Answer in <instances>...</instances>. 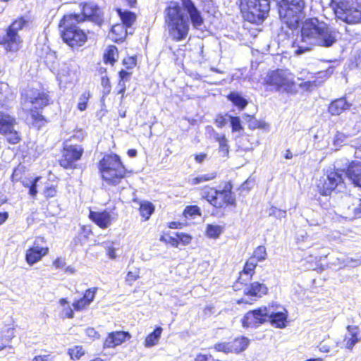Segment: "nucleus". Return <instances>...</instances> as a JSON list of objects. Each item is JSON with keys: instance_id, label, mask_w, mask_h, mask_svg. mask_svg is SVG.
I'll return each mask as SVG.
<instances>
[{"instance_id": "53", "label": "nucleus", "mask_w": 361, "mask_h": 361, "mask_svg": "<svg viewBox=\"0 0 361 361\" xmlns=\"http://www.w3.org/2000/svg\"><path fill=\"white\" fill-rule=\"evenodd\" d=\"M32 361H54V357L51 355H37Z\"/></svg>"}, {"instance_id": "58", "label": "nucleus", "mask_w": 361, "mask_h": 361, "mask_svg": "<svg viewBox=\"0 0 361 361\" xmlns=\"http://www.w3.org/2000/svg\"><path fill=\"white\" fill-rule=\"evenodd\" d=\"M118 86L119 87V90H118V94H121L122 96H121V99L123 98L124 97V92L126 91V84H125V82L123 81H119L118 84Z\"/></svg>"}, {"instance_id": "11", "label": "nucleus", "mask_w": 361, "mask_h": 361, "mask_svg": "<svg viewBox=\"0 0 361 361\" xmlns=\"http://www.w3.org/2000/svg\"><path fill=\"white\" fill-rule=\"evenodd\" d=\"M269 309L265 306L260 307L247 312L242 319V326L246 329H256L268 322Z\"/></svg>"}, {"instance_id": "31", "label": "nucleus", "mask_w": 361, "mask_h": 361, "mask_svg": "<svg viewBox=\"0 0 361 361\" xmlns=\"http://www.w3.org/2000/svg\"><path fill=\"white\" fill-rule=\"evenodd\" d=\"M296 239L300 249L304 250L312 245L311 238L305 231L298 233Z\"/></svg>"}, {"instance_id": "56", "label": "nucleus", "mask_w": 361, "mask_h": 361, "mask_svg": "<svg viewBox=\"0 0 361 361\" xmlns=\"http://www.w3.org/2000/svg\"><path fill=\"white\" fill-rule=\"evenodd\" d=\"M355 217H359L361 215V198L357 200V206L353 208Z\"/></svg>"}, {"instance_id": "49", "label": "nucleus", "mask_w": 361, "mask_h": 361, "mask_svg": "<svg viewBox=\"0 0 361 361\" xmlns=\"http://www.w3.org/2000/svg\"><path fill=\"white\" fill-rule=\"evenodd\" d=\"M89 305V303H87L82 298L73 303V307L76 311H81L87 307Z\"/></svg>"}, {"instance_id": "45", "label": "nucleus", "mask_w": 361, "mask_h": 361, "mask_svg": "<svg viewBox=\"0 0 361 361\" xmlns=\"http://www.w3.org/2000/svg\"><path fill=\"white\" fill-rule=\"evenodd\" d=\"M268 214L269 216H274L276 219H281L285 218L286 216V211L279 209L275 207H271L268 210Z\"/></svg>"}, {"instance_id": "48", "label": "nucleus", "mask_w": 361, "mask_h": 361, "mask_svg": "<svg viewBox=\"0 0 361 361\" xmlns=\"http://www.w3.org/2000/svg\"><path fill=\"white\" fill-rule=\"evenodd\" d=\"M97 290V288H89L85 291L82 298L87 303H89V305H90V303L94 300Z\"/></svg>"}, {"instance_id": "7", "label": "nucleus", "mask_w": 361, "mask_h": 361, "mask_svg": "<svg viewBox=\"0 0 361 361\" xmlns=\"http://www.w3.org/2000/svg\"><path fill=\"white\" fill-rule=\"evenodd\" d=\"M348 159L346 158L337 159L335 161L334 169L326 171V178L320 188L321 193L323 195H329L335 190L341 191L344 188L343 172L345 168L343 165H348Z\"/></svg>"}, {"instance_id": "32", "label": "nucleus", "mask_w": 361, "mask_h": 361, "mask_svg": "<svg viewBox=\"0 0 361 361\" xmlns=\"http://www.w3.org/2000/svg\"><path fill=\"white\" fill-rule=\"evenodd\" d=\"M118 56V49L116 46H109L104 54V61L105 63L113 65L116 61Z\"/></svg>"}, {"instance_id": "57", "label": "nucleus", "mask_w": 361, "mask_h": 361, "mask_svg": "<svg viewBox=\"0 0 361 361\" xmlns=\"http://www.w3.org/2000/svg\"><path fill=\"white\" fill-rule=\"evenodd\" d=\"M86 335L89 337L96 338L99 337L98 333L93 328H87L85 330Z\"/></svg>"}, {"instance_id": "25", "label": "nucleus", "mask_w": 361, "mask_h": 361, "mask_svg": "<svg viewBox=\"0 0 361 361\" xmlns=\"http://www.w3.org/2000/svg\"><path fill=\"white\" fill-rule=\"evenodd\" d=\"M333 73V68H328L326 72H318L317 73H307L308 75H310V77H308V79H312L309 80L307 82H304V86L307 87V89H310L312 87H316L319 85L322 82L318 81L317 79L322 78V76H326V75H331Z\"/></svg>"}, {"instance_id": "24", "label": "nucleus", "mask_w": 361, "mask_h": 361, "mask_svg": "<svg viewBox=\"0 0 361 361\" xmlns=\"http://www.w3.org/2000/svg\"><path fill=\"white\" fill-rule=\"evenodd\" d=\"M1 135H4L6 142L11 145H17L22 140L21 133L16 129V126L10 127Z\"/></svg>"}, {"instance_id": "42", "label": "nucleus", "mask_w": 361, "mask_h": 361, "mask_svg": "<svg viewBox=\"0 0 361 361\" xmlns=\"http://www.w3.org/2000/svg\"><path fill=\"white\" fill-rule=\"evenodd\" d=\"M257 264V262H255L253 258L250 257L245 264L243 273L244 274L252 276L255 273Z\"/></svg>"}, {"instance_id": "23", "label": "nucleus", "mask_w": 361, "mask_h": 361, "mask_svg": "<svg viewBox=\"0 0 361 361\" xmlns=\"http://www.w3.org/2000/svg\"><path fill=\"white\" fill-rule=\"evenodd\" d=\"M16 118L8 113L0 110V134L13 126H17Z\"/></svg>"}, {"instance_id": "33", "label": "nucleus", "mask_w": 361, "mask_h": 361, "mask_svg": "<svg viewBox=\"0 0 361 361\" xmlns=\"http://www.w3.org/2000/svg\"><path fill=\"white\" fill-rule=\"evenodd\" d=\"M128 27H126L123 24H116L112 27L111 32L117 35V37L115 39L116 41L122 40L126 38L128 33L132 34V32H128Z\"/></svg>"}, {"instance_id": "47", "label": "nucleus", "mask_w": 361, "mask_h": 361, "mask_svg": "<svg viewBox=\"0 0 361 361\" xmlns=\"http://www.w3.org/2000/svg\"><path fill=\"white\" fill-rule=\"evenodd\" d=\"M216 351L224 352L225 353H233L231 343H219L214 345Z\"/></svg>"}, {"instance_id": "10", "label": "nucleus", "mask_w": 361, "mask_h": 361, "mask_svg": "<svg viewBox=\"0 0 361 361\" xmlns=\"http://www.w3.org/2000/svg\"><path fill=\"white\" fill-rule=\"evenodd\" d=\"M336 16L348 24L361 23V11L348 0L340 1L335 9Z\"/></svg>"}, {"instance_id": "59", "label": "nucleus", "mask_w": 361, "mask_h": 361, "mask_svg": "<svg viewBox=\"0 0 361 361\" xmlns=\"http://www.w3.org/2000/svg\"><path fill=\"white\" fill-rule=\"evenodd\" d=\"M54 265L56 268H63L66 265V262L64 260L61 259L60 258H57L54 260Z\"/></svg>"}, {"instance_id": "62", "label": "nucleus", "mask_w": 361, "mask_h": 361, "mask_svg": "<svg viewBox=\"0 0 361 361\" xmlns=\"http://www.w3.org/2000/svg\"><path fill=\"white\" fill-rule=\"evenodd\" d=\"M107 255L111 259H115L116 257V250L113 247H109L107 248Z\"/></svg>"}, {"instance_id": "34", "label": "nucleus", "mask_w": 361, "mask_h": 361, "mask_svg": "<svg viewBox=\"0 0 361 361\" xmlns=\"http://www.w3.org/2000/svg\"><path fill=\"white\" fill-rule=\"evenodd\" d=\"M216 177V172H212L206 174L197 176V177L190 180L191 185H197L204 182L209 181Z\"/></svg>"}, {"instance_id": "12", "label": "nucleus", "mask_w": 361, "mask_h": 361, "mask_svg": "<svg viewBox=\"0 0 361 361\" xmlns=\"http://www.w3.org/2000/svg\"><path fill=\"white\" fill-rule=\"evenodd\" d=\"M22 102L31 104L35 109H42L49 104L47 93L37 89L25 90L21 94Z\"/></svg>"}, {"instance_id": "2", "label": "nucleus", "mask_w": 361, "mask_h": 361, "mask_svg": "<svg viewBox=\"0 0 361 361\" xmlns=\"http://www.w3.org/2000/svg\"><path fill=\"white\" fill-rule=\"evenodd\" d=\"M182 5L183 9L177 3H171L164 11L169 35L176 42L185 39L188 35L190 25L184 11L188 14L194 28L200 29L203 24L201 13L191 0H182Z\"/></svg>"}, {"instance_id": "63", "label": "nucleus", "mask_w": 361, "mask_h": 361, "mask_svg": "<svg viewBox=\"0 0 361 361\" xmlns=\"http://www.w3.org/2000/svg\"><path fill=\"white\" fill-rule=\"evenodd\" d=\"M137 275L132 271L127 274L126 280L128 281H135L137 279Z\"/></svg>"}, {"instance_id": "1", "label": "nucleus", "mask_w": 361, "mask_h": 361, "mask_svg": "<svg viewBox=\"0 0 361 361\" xmlns=\"http://www.w3.org/2000/svg\"><path fill=\"white\" fill-rule=\"evenodd\" d=\"M338 31L317 18H307L302 23L300 36L293 47L295 55L310 51L314 46L329 48L337 41Z\"/></svg>"}, {"instance_id": "35", "label": "nucleus", "mask_w": 361, "mask_h": 361, "mask_svg": "<svg viewBox=\"0 0 361 361\" xmlns=\"http://www.w3.org/2000/svg\"><path fill=\"white\" fill-rule=\"evenodd\" d=\"M223 232V227L219 225L208 224L206 228V234L209 238H217Z\"/></svg>"}, {"instance_id": "18", "label": "nucleus", "mask_w": 361, "mask_h": 361, "mask_svg": "<svg viewBox=\"0 0 361 361\" xmlns=\"http://www.w3.org/2000/svg\"><path fill=\"white\" fill-rule=\"evenodd\" d=\"M89 217L101 228H106L111 224V216L106 211L101 212L90 211Z\"/></svg>"}, {"instance_id": "6", "label": "nucleus", "mask_w": 361, "mask_h": 361, "mask_svg": "<svg viewBox=\"0 0 361 361\" xmlns=\"http://www.w3.org/2000/svg\"><path fill=\"white\" fill-rule=\"evenodd\" d=\"M304 8L303 0H281L279 2V13L281 22L290 29L296 28Z\"/></svg>"}, {"instance_id": "64", "label": "nucleus", "mask_w": 361, "mask_h": 361, "mask_svg": "<svg viewBox=\"0 0 361 361\" xmlns=\"http://www.w3.org/2000/svg\"><path fill=\"white\" fill-rule=\"evenodd\" d=\"M207 155L206 154H197L195 157L196 161H197L198 163H202V161H204V160L205 159Z\"/></svg>"}, {"instance_id": "19", "label": "nucleus", "mask_w": 361, "mask_h": 361, "mask_svg": "<svg viewBox=\"0 0 361 361\" xmlns=\"http://www.w3.org/2000/svg\"><path fill=\"white\" fill-rule=\"evenodd\" d=\"M269 314V320L273 325H274L277 328H284L286 326V323L287 320V311L282 308V311H278L274 312L271 311L270 307Z\"/></svg>"}, {"instance_id": "54", "label": "nucleus", "mask_w": 361, "mask_h": 361, "mask_svg": "<svg viewBox=\"0 0 361 361\" xmlns=\"http://www.w3.org/2000/svg\"><path fill=\"white\" fill-rule=\"evenodd\" d=\"M247 117L249 118V128L250 129L260 128L259 123L255 118L250 117V116H247Z\"/></svg>"}, {"instance_id": "41", "label": "nucleus", "mask_w": 361, "mask_h": 361, "mask_svg": "<svg viewBox=\"0 0 361 361\" xmlns=\"http://www.w3.org/2000/svg\"><path fill=\"white\" fill-rule=\"evenodd\" d=\"M68 354L72 360H79L85 354L82 346L75 345L68 349Z\"/></svg>"}, {"instance_id": "43", "label": "nucleus", "mask_w": 361, "mask_h": 361, "mask_svg": "<svg viewBox=\"0 0 361 361\" xmlns=\"http://www.w3.org/2000/svg\"><path fill=\"white\" fill-rule=\"evenodd\" d=\"M90 97L91 94L89 91H85L80 95L78 104V109L80 111H82L86 109L87 102L90 99Z\"/></svg>"}, {"instance_id": "28", "label": "nucleus", "mask_w": 361, "mask_h": 361, "mask_svg": "<svg viewBox=\"0 0 361 361\" xmlns=\"http://www.w3.org/2000/svg\"><path fill=\"white\" fill-rule=\"evenodd\" d=\"M250 343L247 337H240L235 338L231 343L233 353H238L244 351Z\"/></svg>"}, {"instance_id": "61", "label": "nucleus", "mask_w": 361, "mask_h": 361, "mask_svg": "<svg viewBox=\"0 0 361 361\" xmlns=\"http://www.w3.org/2000/svg\"><path fill=\"white\" fill-rule=\"evenodd\" d=\"M319 348L322 353H329L330 351V347L324 342L320 343Z\"/></svg>"}, {"instance_id": "40", "label": "nucleus", "mask_w": 361, "mask_h": 361, "mask_svg": "<svg viewBox=\"0 0 361 361\" xmlns=\"http://www.w3.org/2000/svg\"><path fill=\"white\" fill-rule=\"evenodd\" d=\"M183 214L186 218H193L195 216H200V209L196 205L187 206L184 209Z\"/></svg>"}, {"instance_id": "22", "label": "nucleus", "mask_w": 361, "mask_h": 361, "mask_svg": "<svg viewBox=\"0 0 361 361\" xmlns=\"http://www.w3.org/2000/svg\"><path fill=\"white\" fill-rule=\"evenodd\" d=\"M350 104L345 98H340L333 101L329 106V111L331 115H340L343 111L348 109Z\"/></svg>"}, {"instance_id": "55", "label": "nucleus", "mask_w": 361, "mask_h": 361, "mask_svg": "<svg viewBox=\"0 0 361 361\" xmlns=\"http://www.w3.org/2000/svg\"><path fill=\"white\" fill-rule=\"evenodd\" d=\"M31 116L35 121H41L44 119L43 116L36 110L31 111Z\"/></svg>"}, {"instance_id": "30", "label": "nucleus", "mask_w": 361, "mask_h": 361, "mask_svg": "<svg viewBox=\"0 0 361 361\" xmlns=\"http://www.w3.org/2000/svg\"><path fill=\"white\" fill-rule=\"evenodd\" d=\"M154 211V206L152 203L143 201L140 204V215L145 219V220H148L150 218V216Z\"/></svg>"}, {"instance_id": "17", "label": "nucleus", "mask_w": 361, "mask_h": 361, "mask_svg": "<svg viewBox=\"0 0 361 361\" xmlns=\"http://www.w3.org/2000/svg\"><path fill=\"white\" fill-rule=\"evenodd\" d=\"M131 338L130 334L126 331H115L109 334L104 345L105 348H114Z\"/></svg>"}, {"instance_id": "16", "label": "nucleus", "mask_w": 361, "mask_h": 361, "mask_svg": "<svg viewBox=\"0 0 361 361\" xmlns=\"http://www.w3.org/2000/svg\"><path fill=\"white\" fill-rule=\"evenodd\" d=\"M343 166L345 168L346 176L355 185L361 188V161H348V165H343Z\"/></svg>"}, {"instance_id": "36", "label": "nucleus", "mask_w": 361, "mask_h": 361, "mask_svg": "<svg viewBox=\"0 0 361 361\" xmlns=\"http://www.w3.org/2000/svg\"><path fill=\"white\" fill-rule=\"evenodd\" d=\"M267 253L264 246H258L253 252L252 255L250 258H253L257 262H263L267 259Z\"/></svg>"}, {"instance_id": "37", "label": "nucleus", "mask_w": 361, "mask_h": 361, "mask_svg": "<svg viewBox=\"0 0 361 361\" xmlns=\"http://www.w3.org/2000/svg\"><path fill=\"white\" fill-rule=\"evenodd\" d=\"M59 304L63 307L61 314L63 317L72 319L74 317V312L72 307L69 305L68 302L65 298L59 300Z\"/></svg>"}, {"instance_id": "60", "label": "nucleus", "mask_w": 361, "mask_h": 361, "mask_svg": "<svg viewBox=\"0 0 361 361\" xmlns=\"http://www.w3.org/2000/svg\"><path fill=\"white\" fill-rule=\"evenodd\" d=\"M130 75V73L126 71L122 70L119 72L120 81L127 80Z\"/></svg>"}, {"instance_id": "20", "label": "nucleus", "mask_w": 361, "mask_h": 361, "mask_svg": "<svg viewBox=\"0 0 361 361\" xmlns=\"http://www.w3.org/2000/svg\"><path fill=\"white\" fill-rule=\"evenodd\" d=\"M267 293V286L259 282H254L244 289L245 295L261 298Z\"/></svg>"}, {"instance_id": "5", "label": "nucleus", "mask_w": 361, "mask_h": 361, "mask_svg": "<svg viewBox=\"0 0 361 361\" xmlns=\"http://www.w3.org/2000/svg\"><path fill=\"white\" fill-rule=\"evenodd\" d=\"M244 18L252 23L259 24L268 16L269 0H238Z\"/></svg>"}, {"instance_id": "3", "label": "nucleus", "mask_w": 361, "mask_h": 361, "mask_svg": "<svg viewBox=\"0 0 361 361\" xmlns=\"http://www.w3.org/2000/svg\"><path fill=\"white\" fill-rule=\"evenodd\" d=\"M79 18V14L66 15L59 23L63 40L72 48L82 46L87 40L86 34L77 26Z\"/></svg>"}, {"instance_id": "26", "label": "nucleus", "mask_w": 361, "mask_h": 361, "mask_svg": "<svg viewBox=\"0 0 361 361\" xmlns=\"http://www.w3.org/2000/svg\"><path fill=\"white\" fill-rule=\"evenodd\" d=\"M163 329L160 326H157L155 329L149 334L145 338L144 345L146 348H152L158 344L161 338Z\"/></svg>"}, {"instance_id": "52", "label": "nucleus", "mask_w": 361, "mask_h": 361, "mask_svg": "<svg viewBox=\"0 0 361 361\" xmlns=\"http://www.w3.org/2000/svg\"><path fill=\"white\" fill-rule=\"evenodd\" d=\"M56 194V187L54 185H50L48 187H46V188L44 190V195L47 198L53 197Z\"/></svg>"}, {"instance_id": "15", "label": "nucleus", "mask_w": 361, "mask_h": 361, "mask_svg": "<svg viewBox=\"0 0 361 361\" xmlns=\"http://www.w3.org/2000/svg\"><path fill=\"white\" fill-rule=\"evenodd\" d=\"M80 22L88 20L97 25H100L103 20L102 9L93 1L84 4L82 6V15H80Z\"/></svg>"}, {"instance_id": "50", "label": "nucleus", "mask_w": 361, "mask_h": 361, "mask_svg": "<svg viewBox=\"0 0 361 361\" xmlns=\"http://www.w3.org/2000/svg\"><path fill=\"white\" fill-rule=\"evenodd\" d=\"M40 179V177H36L32 182H31V184L29 185L27 183H25L24 185L25 187H29L30 190H29V194L32 196H35L37 193V182L39 181V180Z\"/></svg>"}, {"instance_id": "38", "label": "nucleus", "mask_w": 361, "mask_h": 361, "mask_svg": "<svg viewBox=\"0 0 361 361\" xmlns=\"http://www.w3.org/2000/svg\"><path fill=\"white\" fill-rule=\"evenodd\" d=\"M6 334H0V350L6 346L7 343L14 337V329L8 328L6 330Z\"/></svg>"}, {"instance_id": "46", "label": "nucleus", "mask_w": 361, "mask_h": 361, "mask_svg": "<svg viewBox=\"0 0 361 361\" xmlns=\"http://www.w3.org/2000/svg\"><path fill=\"white\" fill-rule=\"evenodd\" d=\"M228 116L230 119L231 126L232 128V130L233 132H238L243 129V127H242L241 123H240V119L239 117L233 116Z\"/></svg>"}, {"instance_id": "39", "label": "nucleus", "mask_w": 361, "mask_h": 361, "mask_svg": "<svg viewBox=\"0 0 361 361\" xmlns=\"http://www.w3.org/2000/svg\"><path fill=\"white\" fill-rule=\"evenodd\" d=\"M216 140L219 142V149L224 153V155H226L228 153V140L224 135L216 134Z\"/></svg>"}, {"instance_id": "13", "label": "nucleus", "mask_w": 361, "mask_h": 361, "mask_svg": "<svg viewBox=\"0 0 361 361\" xmlns=\"http://www.w3.org/2000/svg\"><path fill=\"white\" fill-rule=\"evenodd\" d=\"M44 242V238L37 237L35 238L33 245L26 250L25 260L29 265L35 264L48 254L49 248L41 245V243Z\"/></svg>"}, {"instance_id": "29", "label": "nucleus", "mask_w": 361, "mask_h": 361, "mask_svg": "<svg viewBox=\"0 0 361 361\" xmlns=\"http://www.w3.org/2000/svg\"><path fill=\"white\" fill-rule=\"evenodd\" d=\"M228 99L240 110H243L247 104V101L236 92H231L228 96Z\"/></svg>"}, {"instance_id": "21", "label": "nucleus", "mask_w": 361, "mask_h": 361, "mask_svg": "<svg viewBox=\"0 0 361 361\" xmlns=\"http://www.w3.org/2000/svg\"><path fill=\"white\" fill-rule=\"evenodd\" d=\"M347 330L348 335H346L345 337V345L346 348L351 350L360 341V338L358 337V327L357 326H348Z\"/></svg>"}, {"instance_id": "27", "label": "nucleus", "mask_w": 361, "mask_h": 361, "mask_svg": "<svg viewBox=\"0 0 361 361\" xmlns=\"http://www.w3.org/2000/svg\"><path fill=\"white\" fill-rule=\"evenodd\" d=\"M116 11L122 21V24L124 25L126 27L130 28L131 25L135 21V15L128 11H123L121 8H117Z\"/></svg>"}, {"instance_id": "14", "label": "nucleus", "mask_w": 361, "mask_h": 361, "mask_svg": "<svg viewBox=\"0 0 361 361\" xmlns=\"http://www.w3.org/2000/svg\"><path fill=\"white\" fill-rule=\"evenodd\" d=\"M82 153L83 148L80 145H66L63 147L60 165L65 169L73 168L74 163L80 159Z\"/></svg>"}, {"instance_id": "8", "label": "nucleus", "mask_w": 361, "mask_h": 361, "mask_svg": "<svg viewBox=\"0 0 361 361\" xmlns=\"http://www.w3.org/2000/svg\"><path fill=\"white\" fill-rule=\"evenodd\" d=\"M231 189L232 186L230 183L226 184L222 190H216L207 186L202 189L201 196L210 204L218 209L225 206H235V198Z\"/></svg>"}, {"instance_id": "51", "label": "nucleus", "mask_w": 361, "mask_h": 361, "mask_svg": "<svg viewBox=\"0 0 361 361\" xmlns=\"http://www.w3.org/2000/svg\"><path fill=\"white\" fill-rule=\"evenodd\" d=\"M345 140L346 136L343 133H337L334 139V145L335 147H340L345 142Z\"/></svg>"}, {"instance_id": "9", "label": "nucleus", "mask_w": 361, "mask_h": 361, "mask_svg": "<svg viewBox=\"0 0 361 361\" xmlns=\"http://www.w3.org/2000/svg\"><path fill=\"white\" fill-rule=\"evenodd\" d=\"M264 82L276 91H288L294 84V75L288 70L277 69L269 72Z\"/></svg>"}, {"instance_id": "44", "label": "nucleus", "mask_w": 361, "mask_h": 361, "mask_svg": "<svg viewBox=\"0 0 361 361\" xmlns=\"http://www.w3.org/2000/svg\"><path fill=\"white\" fill-rule=\"evenodd\" d=\"M176 237V239L171 238V240H173V245L176 246L178 245V242H181L183 245H188L192 239L190 235L185 234L183 233H177Z\"/></svg>"}, {"instance_id": "4", "label": "nucleus", "mask_w": 361, "mask_h": 361, "mask_svg": "<svg viewBox=\"0 0 361 361\" xmlns=\"http://www.w3.org/2000/svg\"><path fill=\"white\" fill-rule=\"evenodd\" d=\"M99 169L103 180L109 185L118 184L126 173L120 157L116 154L104 155L99 163Z\"/></svg>"}]
</instances>
